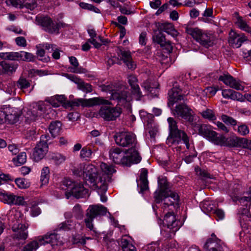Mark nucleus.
Returning a JSON list of instances; mask_svg holds the SVG:
<instances>
[{
  "mask_svg": "<svg viewBox=\"0 0 251 251\" xmlns=\"http://www.w3.org/2000/svg\"><path fill=\"white\" fill-rule=\"evenodd\" d=\"M35 23L41 25L46 31L50 33H58L59 28L65 25V24L61 22L54 24L50 18L41 16L36 17Z\"/></svg>",
  "mask_w": 251,
  "mask_h": 251,
  "instance_id": "9b49d317",
  "label": "nucleus"
},
{
  "mask_svg": "<svg viewBox=\"0 0 251 251\" xmlns=\"http://www.w3.org/2000/svg\"><path fill=\"white\" fill-rule=\"evenodd\" d=\"M158 189L154 193V201L157 203H159L162 201L163 196L165 193L171 191L168 189V183L165 178H158Z\"/></svg>",
  "mask_w": 251,
  "mask_h": 251,
  "instance_id": "a211bd4d",
  "label": "nucleus"
},
{
  "mask_svg": "<svg viewBox=\"0 0 251 251\" xmlns=\"http://www.w3.org/2000/svg\"><path fill=\"white\" fill-rule=\"evenodd\" d=\"M186 32L190 35L197 42L205 48L211 47L213 44L214 36L212 34L203 31L197 27L186 26Z\"/></svg>",
  "mask_w": 251,
  "mask_h": 251,
  "instance_id": "20e7f679",
  "label": "nucleus"
},
{
  "mask_svg": "<svg viewBox=\"0 0 251 251\" xmlns=\"http://www.w3.org/2000/svg\"><path fill=\"white\" fill-rule=\"evenodd\" d=\"M63 184L67 187V191L65 194L67 199H69L72 195L79 199L88 194V190L85 188L81 183L74 182L66 179L64 180Z\"/></svg>",
  "mask_w": 251,
  "mask_h": 251,
  "instance_id": "6e6552de",
  "label": "nucleus"
},
{
  "mask_svg": "<svg viewBox=\"0 0 251 251\" xmlns=\"http://www.w3.org/2000/svg\"><path fill=\"white\" fill-rule=\"evenodd\" d=\"M105 87L104 90L109 91L111 94L110 99L117 100L120 105L124 106L127 108H130V101L132 98L127 90L113 89L112 85H107Z\"/></svg>",
  "mask_w": 251,
  "mask_h": 251,
  "instance_id": "39448f33",
  "label": "nucleus"
},
{
  "mask_svg": "<svg viewBox=\"0 0 251 251\" xmlns=\"http://www.w3.org/2000/svg\"><path fill=\"white\" fill-rule=\"evenodd\" d=\"M205 251H222L221 241L212 233L203 246Z\"/></svg>",
  "mask_w": 251,
  "mask_h": 251,
  "instance_id": "412c9836",
  "label": "nucleus"
},
{
  "mask_svg": "<svg viewBox=\"0 0 251 251\" xmlns=\"http://www.w3.org/2000/svg\"><path fill=\"white\" fill-rule=\"evenodd\" d=\"M78 89L86 93H90L92 91V86L91 84L88 83H85L81 80L78 85L77 86Z\"/></svg>",
  "mask_w": 251,
  "mask_h": 251,
  "instance_id": "c03bdc74",
  "label": "nucleus"
},
{
  "mask_svg": "<svg viewBox=\"0 0 251 251\" xmlns=\"http://www.w3.org/2000/svg\"><path fill=\"white\" fill-rule=\"evenodd\" d=\"M201 115L204 119H207L209 121H214L216 120V116L213 110L206 109L205 110L202 111L201 113Z\"/></svg>",
  "mask_w": 251,
  "mask_h": 251,
  "instance_id": "a19ab883",
  "label": "nucleus"
},
{
  "mask_svg": "<svg viewBox=\"0 0 251 251\" xmlns=\"http://www.w3.org/2000/svg\"><path fill=\"white\" fill-rule=\"evenodd\" d=\"M26 153L24 152H22L17 156L13 158L12 159V161L15 166H19L24 164L26 162Z\"/></svg>",
  "mask_w": 251,
  "mask_h": 251,
  "instance_id": "ea45409f",
  "label": "nucleus"
},
{
  "mask_svg": "<svg viewBox=\"0 0 251 251\" xmlns=\"http://www.w3.org/2000/svg\"><path fill=\"white\" fill-rule=\"evenodd\" d=\"M12 113H6V122L9 124H13L18 120V115L15 112L12 111Z\"/></svg>",
  "mask_w": 251,
  "mask_h": 251,
  "instance_id": "de8ad7c7",
  "label": "nucleus"
},
{
  "mask_svg": "<svg viewBox=\"0 0 251 251\" xmlns=\"http://www.w3.org/2000/svg\"><path fill=\"white\" fill-rule=\"evenodd\" d=\"M140 183L138 184L140 190V193H143L145 191L148 189V179L140 180Z\"/></svg>",
  "mask_w": 251,
  "mask_h": 251,
  "instance_id": "bf43d9fd",
  "label": "nucleus"
},
{
  "mask_svg": "<svg viewBox=\"0 0 251 251\" xmlns=\"http://www.w3.org/2000/svg\"><path fill=\"white\" fill-rule=\"evenodd\" d=\"M131 88V93L135 99L138 100L141 99L143 95L139 85H136Z\"/></svg>",
  "mask_w": 251,
  "mask_h": 251,
  "instance_id": "8fccbe9b",
  "label": "nucleus"
},
{
  "mask_svg": "<svg viewBox=\"0 0 251 251\" xmlns=\"http://www.w3.org/2000/svg\"><path fill=\"white\" fill-rule=\"evenodd\" d=\"M15 42L18 46L25 47L26 46V40L23 37H18L15 39Z\"/></svg>",
  "mask_w": 251,
  "mask_h": 251,
  "instance_id": "69168bd1",
  "label": "nucleus"
},
{
  "mask_svg": "<svg viewBox=\"0 0 251 251\" xmlns=\"http://www.w3.org/2000/svg\"><path fill=\"white\" fill-rule=\"evenodd\" d=\"M14 199L13 204L14 205H24L26 204L23 197L15 195Z\"/></svg>",
  "mask_w": 251,
  "mask_h": 251,
  "instance_id": "e2e57ef3",
  "label": "nucleus"
},
{
  "mask_svg": "<svg viewBox=\"0 0 251 251\" xmlns=\"http://www.w3.org/2000/svg\"><path fill=\"white\" fill-rule=\"evenodd\" d=\"M121 113L119 108L104 106L100 108L99 114L104 120L110 121L115 120L120 115Z\"/></svg>",
  "mask_w": 251,
  "mask_h": 251,
  "instance_id": "dca6fc26",
  "label": "nucleus"
},
{
  "mask_svg": "<svg viewBox=\"0 0 251 251\" xmlns=\"http://www.w3.org/2000/svg\"><path fill=\"white\" fill-rule=\"evenodd\" d=\"M100 168L101 172L98 177L97 188L105 192L107 190V184L111 181V176L116 172V170L112 165L102 162Z\"/></svg>",
  "mask_w": 251,
  "mask_h": 251,
  "instance_id": "423d86ee",
  "label": "nucleus"
},
{
  "mask_svg": "<svg viewBox=\"0 0 251 251\" xmlns=\"http://www.w3.org/2000/svg\"><path fill=\"white\" fill-rule=\"evenodd\" d=\"M45 44H39L36 46L37 51L36 54L38 57H39V60L47 62L50 60V58L49 56L44 57L45 54L44 49H45Z\"/></svg>",
  "mask_w": 251,
  "mask_h": 251,
  "instance_id": "f704fd0d",
  "label": "nucleus"
},
{
  "mask_svg": "<svg viewBox=\"0 0 251 251\" xmlns=\"http://www.w3.org/2000/svg\"><path fill=\"white\" fill-rule=\"evenodd\" d=\"M199 132L200 134L206 138L214 145L225 146L226 145V138L223 135L218 134L213 130L211 127L207 125H202L200 126Z\"/></svg>",
  "mask_w": 251,
  "mask_h": 251,
  "instance_id": "0eeeda50",
  "label": "nucleus"
},
{
  "mask_svg": "<svg viewBox=\"0 0 251 251\" xmlns=\"http://www.w3.org/2000/svg\"><path fill=\"white\" fill-rule=\"evenodd\" d=\"M119 245L122 247L123 251H137L134 246L130 243L126 236L122 237L119 241Z\"/></svg>",
  "mask_w": 251,
  "mask_h": 251,
  "instance_id": "c85d7f7f",
  "label": "nucleus"
},
{
  "mask_svg": "<svg viewBox=\"0 0 251 251\" xmlns=\"http://www.w3.org/2000/svg\"><path fill=\"white\" fill-rule=\"evenodd\" d=\"M234 17L236 18L235 25L240 29L251 33V27L247 24V22L243 19V17L239 15L238 12L234 13Z\"/></svg>",
  "mask_w": 251,
  "mask_h": 251,
  "instance_id": "a878e982",
  "label": "nucleus"
},
{
  "mask_svg": "<svg viewBox=\"0 0 251 251\" xmlns=\"http://www.w3.org/2000/svg\"><path fill=\"white\" fill-rule=\"evenodd\" d=\"M109 157L116 164L130 166L139 163L141 159L137 150L131 148L125 152L119 148H112L109 151Z\"/></svg>",
  "mask_w": 251,
  "mask_h": 251,
  "instance_id": "f257e3e1",
  "label": "nucleus"
},
{
  "mask_svg": "<svg viewBox=\"0 0 251 251\" xmlns=\"http://www.w3.org/2000/svg\"><path fill=\"white\" fill-rule=\"evenodd\" d=\"M62 124L60 122L56 121L51 122L49 127V129L51 136L54 138L60 132Z\"/></svg>",
  "mask_w": 251,
  "mask_h": 251,
  "instance_id": "2f4dec72",
  "label": "nucleus"
},
{
  "mask_svg": "<svg viewBox=\"0 0 251 251\" xmlns=\"http://www.w3.org/2000/svg\"><path fill=\"white\" fill-rule=\"evenodd\" d=\"M107 212L105 207L100 204L90 205L86 211V218L84 220L86 226L90 230L93 229L92 222L98 216L104 215Z\"/></svg>",
  "mask_w": 251,
  "mask_h": 251,
  "instance_id": "9d476101",
  "label": "nucleus"
},
{
  "mask_svg": "<svg viewBox=\"0 0 251 251\" xmlns=\"http://www.w3.org/2000/svg\"><path fill=\"white\" fill-rule=\"evenodd\" d=\"M153 40L160 44L161 46H165V43H166V39L163 34L159 32L156 33L155 36H153Z\"/></svg>",
  "mask_w": 251,
  "mask_h": 251,
  "instance_id": "49530a36",
  "label": "nucleus"
},
{
  "mask_svg": "<svg viewBox=\"0 0 251 251\" xmlns=\"http://www.w3.org/2000/svg\"><path fill=\"white\" fill-rule=\"evenodd\" d=\"M160 29L164 32L173 36H176L177 35V31L175 30L172 24L170 23L162 24L160 26Z\"/></svg>",
  "mask_w": 251,
  "mask_h": 251,
  "instance_id": "e433bc0d",
  "label": "nucleus"
},
{
  "mask_svg": "<svg viewBox=\"0 0 251 251\" xmlns=\"http://www.w3.org/2000/svg\"><path fill=\"white\" fill-rule=\"evenodd\" d=\"M86 239H91V238H84L80 235L76 234L73 235L71 241L74 244H80L81 245H84L86 243Z\"/></svg>",
  "mask_w": 251,
  "mask_h": 251,
  "instance_id": "37998d69",
  "label": "nucleus"
},
{
  "mask_svg": "<svg viewBox=\"0 0 251 251\" xmlns=\"http://www.w3.org/2000/svg\"><path fill=\"white\" fill-rule=\"evenodd\" d=\"M79 6L83 9H87L98 13H100V10L99 8L91 4L85 2H80L79 3Z\"/></svg>",
  "mask_w": 251,
  "mask_h": 251,
  "instance_id": "603ef678",
  "label": "nucleus"
},
{
  "mask_svg": "<svg viewBox=\"0 0 251 251\" xmlns=\"http://www.w3.org/2000/svg\"><path fill=\"white\" fill-rule=\"evenodd\" d=\"M50 178V170L48 167H44L41 170L40 181L41 186L46 185Z\"/></svg>",
  "mask_w": 251,
  "mask_h": 251,
  "instance_id": "4c0bfd02",
  "label": "nucleus"
},
{
  "mask_svg": "<svg viewBox=\"0 0 251 251\" xmlns=\"http://www.w3.org/2000/svg\"><path fill=\"white\" fill-rule=\"evenodd\" d=\"M222 94L223 97L226 99H230L232 100H236L240 101L244 100V97L241 93L231 89L223 90Z\"/></svg>",
  "mask_w": 251,
  "mask_h": 251,
  "instance_id": "bb28decb",
  "label": "nucleus"
},
{
  "mask_svg": "<svg viewBox=\"0 0 251 251\" xmlns=\"http://www.w3.org/2000/svg\"><path fill=\"white\" fill-rule=\"evenodd\" d=\"M128 82L131 88L135 87L136 85H138L137 84L138 79L134 75H129L128 77Z\"/></svg>",
  "mask_w": 251,
  "mask_h": 251,
  "instance_id": "052dcab7",
  "label": "nucleus"
},
{
  "mask_svg": "<svg viewBox=\"0 0 251 251\" xmlns=\"http://www.w3.org/2000/svg\"><path fill=\"white\" fill-rule=\"evenodd\" d=\"M15 183L17 186L21 189H25L30 186V183L27 182L25 179L23 178L16 179Z\"/></svg>",
  "mask_w": 251,
  "mask_h": 251,
  "instance_id": "5fc2aeb1",
  "label": "nucleus"
},
{
  "mask_svg": "<svg viewBox=\"0 0 251 251\" xmlns=\"http://www.w3.org/2000/svg\"><path fill=\"white\" fill-rule=\"evenodd\" d=\"M18 87L21 89H24L30 86V83L25 79L21 77L17 82Z\"/></svg>",
  "mask_w": 251,
  "mask_h": 251,
  "instance_id": "13d9d810",
  "label": "nucleus"
},
{
  "mask_svg": "<svg viewBox=\"0 0 251 251\" xmlns=\"http://www.w3.org/2000/svg\"><path fill=\"white\" fill-rule=\"evenodd\" d=\"M45 49L48 50L49 52H52V56L54 59H58L60 58L59 50L56 48L55 45L46 43Z\"/></svg>",
  "mask_w": 251,
  "mask_h": 251,
  "instance_id": "58836bf2",
  "label": "nucleus"
},
{
  "mask_svg": "<svg viewBox=\"0 0 251 251\" xmlns=\"http://www.w3.org/2000/svg\"><path fill=\"white\" fill-rule=\"evenodd\" d=\"M239 220L241 224L242 222L251 220V217L250 212L248 209L244 208L242 213L240 214Z\"/></svg>",
  "mask_w": 251,
  "mask_h": 251,
  "instance_id": "a18cd8bd",
  "label": "nucleus"
},
{
  "mask_svg": "<svg viewBox=\"0 0 251 251\" xmlns=\"http://www.w3.org/2000/svg\"><path fill=\"white\" fill-rule=\"evenodd\" d=\"M50 160H52L56 164H60L66 160V157L58 153L50 152L48 155Z\"/></svg>",
  "mask_w": 251,
  "mask_h": 251,
  "instance_id": "c9c22d12",
  "label": "nucleus"
},
{
  "mask_svg": "<svg viewBox=\"0 0 251 251\" xmlns=\"http://www.w3.org/2000/svg\"><path fill=\"white\" fill-rule=\"evenodd\" d=\"M226 143L225 146L246 148L247 145V140L244 138L232 137L226 138Z\"/></svg>",
  "mask_w": 251,
  "mask_h": 251,
  "instance_id": "393cba45",
  "label": "nucleus"
},
{
  "mask_svg": "<svg viewBox=\"0 0 251 251\" xmlns=\"http://www.w3.org/2000/svg\"><path fill=\"white\" fill-rule=\"evenodd\" d=\"M147 40V33L145 32H142L139 36V43L142 45H145Z\"/></svg>",
  "mask_w": 251,
  "mask_h": 251,
  "instance_id": "338daca9",
  "label": "nucleus"
},
{
  "mask_svg": "<svg viewBox=\"0 0 251 251\" xmlns=\"http://www.w3.org/2000/svg\"><path fill=\"white\" fill-rule=\"evenodd\" d=\"M219 80L223 81L227 86L237 90L243 91L244 89V82L234 78L229 74H224L220 76Z\"/></svg>",
  "mask_w": 251,
  "mask_h": 251,
  "instance_id": "f3484780",
  "label": "nucleus"
},
{
  "mask_svg": "<svg viewBox=\"0 0 251 251\" xmlns=\"http://www.w3.org/2000/svg\"><path fill=\"white\" fill-rule=\"evenodd\" d=\"M174 116L178 118H181L193 124L194 122V113L193 111L186 104L180 103L176 104L175 107L172 109Z\"/></svg>",
  "mask_w": 251,
  "mask_h": 251,
  "instance_id": "f8f14e48",
  "label": "nucleus"
},
{
  "mask_svg": "<svg viewBox=\"0 0 251 251\" xmlns=\"http://www.w3.org/2000/svg\"><path fill=\"white\" fill-rule=\"evenodd\" d=\"M247 40V37L243 33L238 34L233 30L229 32L228 42L234 48L240 47L242 43Z\"/></svg>",
  "mask_w": 251,
  "mask_h": 251,
  "instance_id": "aec40b11",
  "label": "nucleus"
},
{
  "mask_svg": "<svg viewBox=\"0 0 251 251\" xmlns=\"http://www.w3.org/2000/svg\"><path fill=\"white\" fill-rule=\"evenodd\" d=\"M27 1H30V0H7L6 3L8 5H11L15 7L19 6L20 8L25 7L28 9H30V3Z\"/></svg>",
  "mask_w": 251,
  "mask_h": 251,
  "instance_id": "7c9ffc66",
  "label": "nucleus"
},
{
  "mask_svg": "<svg viewBox=\"0 0 251 251\" xmlns=\"http://www.w3.org/2000/svg\"><path fill=\"white\" fill-rule=\"evenodd\" d=\"M73 214L77 219H81L83 216L82 210L80 205L77 204L75 205L73 209Z\"/></svg>",
  "mask_w": 251,
  "mask_h": 251,
  "instance_id": "3c124183",
  "label": "nucleus"
},
{
  "mask_svg": "<svg viewBox=\"0 0 251 251\" xmlns=\"http://www.w3.org/2000/svg\"><path fill=\"white\" fill-rule=\"evenodd\" d=\"M162 201L164 202L162 208L165 209L169 206L178 205L179 196L176 193L169 191L163 195Z\"/></svg>",
  "mask_w": 251,
  "mask_h": 251,
  "instance_id": "6ab92c4d",
  "label": "nucleus"
},
{
  "mask_svg": "<svg viewBox=\"0 0 251 251\" xmlns=\"http://www.w3.org/2000/svg\"><path fill=\"white\" fill-rule=\"evenodd\" d=\"M116 144L123 147L134 148L137 150L136 140L134 134L131 132H122L117 133L115 136Z\"/></svg>",
  "mask_w": 251,
  "mask_h": 251,
  "instance_id": "ddd939ff",
  "label": "nucleus"
},
{
  "mask_svg": "<svg viewBox=\"0 0 251 251\" xmlns=\"http://www.w3.org/2000/svg\"><path fill=\"white\" fill-rule=\"evenodd\" d=\"M57 101L60 103L65 104L67 102V98L64 95H56L54 96Z\"/></svg>",
  "mask_w": 251,
  "mask_h": 251,
  "instance_id": "774afa93",
  "label": "nucleus"
},
{
  "mask_svg": "<svg viewBox=\"0 0 251 251\" xmlns=\"http://www.w3.org/2000/svg\"><path fill=\"white\" fill-rule=\"evenodd\" d=\"M117 53L129 69H134L135 68L136 65L132 61L131 55L129 51L123 50L119 48L117 51Z\"/></svg>",
  "mask_w": 251,
  "mask_h": 251,
  "instance_id": "b1692460",
  "label": "nucleus"
},
{
  "mask_svg": "<svg viewBox=\"0 0 251 251\" xmlns=\"http://www.w3.org/2000/svg\"><path fill=\"white\" fill-rule=\"evenodd\" d=\"M110 102L102 98L97 97L89 99H79L72 101L71 106L91 107L100 104H110Z\"/></svg>",
  "mask_w": 251,
  "mask_h": 251,
  "instance_id": "2eb2a0df",
  "label": "nucleus"
},
{
  "mask_svg": "<svg viewBox=\"0 0 251 251\" xmlns=\"http://www.w3.org/2000/svg\"><path fill=\"white\" fill-rule=\"evenodd\" d=\"M141 86L147 91L151 93L153 91H156V89L157 88L158 84L157 82H152L151 79H149L144 81L141 85Z\"/></svg>",
  "mask_w": 251,
  "mask_h": 251,
  "instance_id": "473e14b6",
  "label": "nucleus"
},
{
  "mask_svg": "<svg viewBox=\"0 0 251 251\" xmlns=\"http://www.w3.org/2000/svg\"><path fill=\"white\" fill-rule=\"evenodd\" d=\"M163 224L168 228L172 230L173 232L177 231L180 227V222L176 220L174 212H168L164 216Z\"/></svg>",
  "mask_w": 251,
  "mask_h": 251,
  "instance_id": "4be33fe9",
  "label": "nucleus"
},
{
  "mask_svg": "<svg viewBox=\"0 0 251 251\" xmlns=\"http://www.w3.org/2000/svg\"><path fill=\"white\" fill-rule=\"evenodd\" d=\"M44 108L43 107V102H41L38 106V109L39 112H36V114L32 113V121H36L38 120L41 119L42 117V113L44 111Z\"/></svg>",
  "mask_w": 251,
  "mask_h": 251,
  "instance_id": "09e8293b",
  "label": "nucleus"
},
{
  "mask_svg": "<svg viewBox=\"0 0 251 251\" xmlns=\"http://www.w3.org/2000/svg\"><path fill=\"white\" fill-rule=\"evenodd\" d=\"M49 136L47 134L42 135L40 137V141L37 144L34 148L33 152V159L38 162L42 160L48 151L47 141Z\"/></svg>",
  "mask_w": 251,
  "mask_h": 251,
  "instance_id": "4468645a",
  "label": "nucleus"
},
{
  "mask_svg": "<svg viewBox=\"0 0 251 251\" xmlns=\"http://www.w3.org/2000/svg\"><path fill=\"white\" fill-rule=\"evenodd\" d=\"M15 198V195L13 194H3L1 196L2 201L8 204H13Z\"/></svg>",
  "mask_w": 251,
  "mask_h": 251,
  "instance_id": "864d4df0",
  "label": "nucleus"
},
{
  "mask_svg": "<svg viewBox=\"0 0 251 251\" xmlns=\"http://www.w3.org/2000/svg\"><path fill=\"white\" fill-rule=\"evenodd\" d=\"M75 226V222L71 221L68 220L60 224L57 228L58 230H64L68 231L74 228Z\"/></svg>",
  "mask_w": 251,
  "mask_h": 251,
  "instance_id": "72a5a7b5",
  "label": "nucleus"
},
{
  "mask_svg": "<svg viewBox=\"0 0 251 251\" xmlns=\"http://www.w3.org/2000/svg\"><path fill=\"white\" fill-rule=\"evenodd\" d=\"M169 123L170 133L166 140V144L171 146L174 145H178L182 142L187 149H189V138L187 134L177 128L176 122L174 118L169 117L167 119Z\"/></svg>",
  "mask_w": 251,
  "mask_h": 251,
  "instance_id": "7ed1b4c3",
  "label": "nucleus"
},
{
  "mask_svg": "<svg viewBox=\"0 0 251 251\" xmlns=\"http://www.w3.org/2000/svg\"><path fill=\"white\" fill-rule=\"evenodd\" d=\"M69 61L70 63L74 66L73 67L69 68L70 72L74 73H79L80 72L77 68L79 65L77 59L74 56H71L69 57Z\"/></svg>",
  "mask_w": 251,
  "mask_h": 251,
  "instance_id": "79ce46f5",
  "label": "nucleus"
},
{
  "mask_svg": "<svg viewBox=\"0 0 251 251\" xmlns=\"http://www.w3.org/2000/svg\"><path fill=\"white\" fill-rule=\"evenodd\" d=\"M216 204L211 201H204L200 204L201 210L204 213L212 212L216 208Z\"/></svg>",
  "mask_w": 251,
  "mask_h": 251,
  "instance_id": "c756f323",
  "label": "nucleus"
},
{
  "mask_svg": "<svg viewBox=\"0 0 251 251\" xmlns=\"http://www.w3.org/2000/svg\"><path fill=\"white\" fill-rule=\"evenodd\" d=\"M238 132L241 135H245L249 133V129L247 126L242 125L238 126Z\"/></svg>",
  "mask_w": 251,
  "mask_h": 251,
  "instance_id": "680f3d73",
  "label": "nucleus"
},
{
  "mask_svg": "<svg viewBox=\"0 0 251 251\" xmlns=\"http://www.w3.org/2000/svg\"><path fill=\"white\" fill-rule=\"evenodd\" d=\"M92 150L87 147H84L80 151V156L82 158H89L92 155Z\"/></svg>",
  "mask_w": 251,
  "mask_h": 251,
  "instance_id": "6e6d98bb",
  "label": "nucleus"
},
{
  "mask_svg": "<svg viewBox=\"0 0 251 251\" xmlns=\"http://www.w3.org/2000/svg\"><path fill=\"white\" fill-rule=\"evenodd\" d=\"M8 59L14 60H22L23 61H30V54L25 51H21L20 52H8Z\"/></svg>",
  "mask_w": 251,
  "mask_h": 251,
  "instance_id": "cd10ccee",
  "label": "nucleus"
},
{
  "mask_svg": "<svg viewBox=\"0 0 251 251\" xmlns=\"http://www.w3.org/2000/svg\"><path fill=\"white\" fill-rule=\"evenodd\" d=\"M50 244L52 247L63 244L61 237L55 233H47L44 236L38 237L32 241V250L37 249L40 245Z\"/></svg>",
  "mask_w": 251,
  "mask_h": 251,
  "instance_id": "1a4fd4ad",
  "label": "nucleus"
},
{
  "mask_svg": "<svg viewBox=\"0 0 251 251\" xmlns=\"http://www.w3.org/2000/svg\"><path fill=\"white\" fill-rule=\"evenodd\" d=\"M183 97L184 95L182 94V91L176 87H174L168 92L169 106H173L175 103L183 100Z\"/></svg>",
  "mask_w": 251,
  "mask_h": 251,
  "instance_id": "5701e85b",
  "label": "nucleus"
},
{
  "mask_svg": "<svg viewBox=\"0 0 251 251\" xmlns=\"http://www.w3.org/2000/svg\"><path fill=\"white\" fill-rule=\"evenodd\" d=\"M74 175L81 178L87 184L88 182L94 188H97L98 177L95 166L91 164L82 163L74 168L73 170Z\"/></svg>",
  "mask_w": 251,
  "mask_h": 251,
  "instance_id": "f03ea898",
  "label": "nucleus"
},
{
  "mask_svg": "<svg viewBox=\"0 0 251 251\" xmlns=\"http://www.w3.org/2000/svg\"><path fill=\"white\" fill-rule=\"evenodd\" d=\"M213 213L215 215L217 220H222L225 217L224 212L221 209H217V208L214 209Z\"/></svg>",
  "mask_w": 251,
  "mask_h": 251,
  "instance_id": "0e129e2a",
  "label": "nucleus"
},
{
  "mask_svg": "<svg viewBox=\"0 0 251 251\" xmlns=\"http://www.w3.org/2000/svg\"><path fill=\"white\" fill-rule=\"evenodd\" d=\"M221 119L226 125L235 126L237 124V121L235 119L226 115H223L221 116Z\"/></svg>",
  "mask_w": 251,
  "mask_h": 251,
  "instance_id": "4d7b16f0",
  "label": "nucleus"
}]
</instances>
